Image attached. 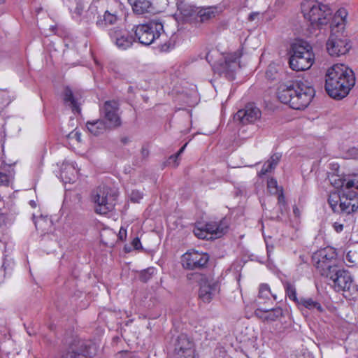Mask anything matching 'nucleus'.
I'll use <instances>...</instances> for the list:
<instances>
[{
	"mask_svg": "<svg viewBox=\"0 0 358 358\" xmlns=\"http://www.w3.org/2000/svg\"><path fill=\"white\" fill-rule=\"evenodd\" d=\"M355 84L354 71L343 64H336L329 68L325 74V90L335 99H342Z\"/></svg>",
	"mask_w": 358,
	"mask_h": 358,
	"instance_id": "nucleus-1",
	"label": "nucleus"
},
{
	"mask_svg": "<svg viewBox=\"0 0 358 358\" xmlns=\"http://www.w3.org/2000/svg\"><path fill=\"white\" fill-rule=\"evenodd\" d=\"M315 94L314 88L306 82L299 81L291 85L282 84L277 92L280 102L287 104L294 110L305 109Z\"/></svg>",
	"mask_w": 358,
	"mask_h": 358,
	"instance_id": "nucleus-2",
	"label": "nucleus"
},
{
	"mask_svg": "<svg viewBox=\"0 0 358 358\" xmlns=\"http://www.w3.org/2000/svg\"><path fill=\"white\" fill-rule=\"evenodd\" d=\"M347 12L345 9H339L334 15L331 23L332 33L327 41L326 46L328 53L332 57H339L346 54L351 46L347 38H343L336 34L345 28Z\"/></svg>",
	"mask_w": 358,
	"mask_h": 358,
	"instance_id": "nucleus-3",
	"label": "nucleus"
},
{
	"mask_svg": "<svg viewBox=\"0 0 358 358\" xmlns=\"http://www.w3.org/2000/svg\"><path fill=\"white\" fill-rule=\"evenodd\" d=\"M301 11L304 18L313 29H320L327 25L332 17V11L329 6L317 0H305L301 3Z\"/></svg>",
	"mask_w": 358,
	"mask_h": 358,
	"instance_id": "nucleus-4",
	"label": "nucleus"
},
{
	"mask_svg": "<svg viewBox=\"0 0 358 358\" xmlns=\"http://www.w3.org/2000/svg\"><path fill=\"white\" fill-rule=\"evenodd\" d=\"M289 64L296 71L309 69L314 63L315 55L311 45L304 41H296L291 45Z\"/></svg>",
	"mask_w": 358,
	"mask_h": 358,
	"instance_id": "nucleus-5",
	"label": "nucleus"
},
{
	"mask_svg": "<svg viewBox=\"0 0 358 358\" xmlns=\"http://www.w3.org/2000/svg\"><path fill=\"white\" fill-rule=\"evenodd\" d=\"M325 276L331 281L330 285L337 292H342L348 296H351L358 292V286L348 271L334 268Z\"/></svg>",
	"mask_w": 358,
	"mask_h": 358,
	"instance_id": "nucleus-6",
	"label": "nucleus"
},
{
	"mask_svg": "<svg viewBox=\"0 0 358 358\" xmlns=\"http://www.w3.org/2000/svg\"><path fill=\"white\" fill-rule=\"evenodd\" d=\"M136 37L141 44L149 45L159 39L164 32V26L161 22L152 20L134 27Z\"/></svg>",
	"mask_w": 358,
	"mask_h": 358,
	"instance_id": "nucleus-7",
	"label": "nucleus"
},
{
	"mask_svg": "<svg viewBox=\"0 0 358 358\" xmlns=\"http://www.w3.org/2000/svg\"><path fill=\"white\" fill-rule=\"evenodd\" d=\"M242 55L241 50L226 54L214 64V71L229 80H233L235 78V72L239 67V59Z\"/></svg>",
	"mask_w": 358,
	"mask_h": 358,
	"instance_id": "nucleus-8",
	"label": "nucleus"
},
{
	"mask_svg": "<svg viewBox=\"0 0 358 358\" xmlns=\"http://www.w3.org/2000/svg\"><path fill=\"white\" fill-rule=\"evenodd\" d=\"M336 256V251L332 248H325L313 254L314 264L322 275L325 276L334 268H336L335 264Z\"/></svg>",
	"mask_w": 358,
	"mask_h": 358,
	"instance_id": "nucleus-9",
	"label": "nucleus"
},
{
	"mask_svg": "<svg viewBox=\"0 0 358 358\" xmlns=\"http://www.w3.org/2000/svg\"><path fill=\"white\" fill-rule=\"evenodd\" d=\"M228 221L224 218L220 222L199 224L194 229V235L201 239H212L222 236L227 231Z\"/></svg>",
	"mask_w": 358,
	"mask_h": 358,
	"instance_id": "nucleus-10",
	"label": "nucleus"
},
{
	"mask_svg": "<svg viewBox=\"0 0 358 358\" xmlns=\"http://www.w3.org/2000/svg\"><path fill=\"white\" fill-rule=\"evenodd\" d=\"M92 198L96 213L105 215L113 208L115 196L110 193L108 187L105 186L98 187L93 193Z\"/></svg>",
	"mask_w": 358,
	"mask_h": 358,
	"instance_id": "nucleus-11",
	"label": "nucleus"
},
{
	"mask_svg": "<svg viewBox=\"0 0 358 358\" xmlns=\"http://www.w3.org/2000/svg\"><path fill=\"white\" fill-rule=\"evenodd\" d=\"M94 349L91 342L75 338L68 351L61 358H90Z\"/></svg>",
	"mask_w": 358,
	"mask_h": 358,
	"instance_id": "nucleus-12",
	"label": "nucleus"
},
{
	"mask_svg": "<svg viewBox=\"0 0 358 358\" xmlns=\"http://www.w3.org/2000/svg\"><path fill=\"white\" fill-rule=\"evenodd\" d=\"M208 254L199 252L196 250H191L182 256V266L186 269L194 270L204 267L208 262Z\"/></svg>",
	"mask_w": 358,
	"mask_h": 358,
	"instance_id": "nucleus-13",
	"label": "nucleus"
},
{
	"mask_svg": "<svg viewBox=\"0 0 358 358\" xmlns=\"http://www.w3.org/2000/svg\"><path fill=\"white\" fill-rule=\"evenodd\" d=\"M119 103L114 100L105 101L100 109L101 113L108 121V127L116 128L121 125L122 122L119 115Z\"/></svg>",
	"mask_w": 358,
	"mask_h": 358,
	"instance_id": "nucleus-14",
	"label": "nucleus"
},
{
	"mask_svg": "<svg viewBox=\"0 0 358 358\" xmlns=\"http://www.w3.org/2000/svg\"><path fill=\"white\" fill-rule=\"evenodd\" d=\"M260 110L254 104L248 103L234 116V120L242 124L252 123L260 118Z\"/></svg>",
	"mask_w": 358,
	"mask_h": 358,
	"instance_id": "nucleus-15",
	"label": "nucleus"
},
{
	"mask_svg": "<svg viewBox=\"0 0 358 358\" xmlns=\"http://www.w3.org/2000/svg\"><path fill=\"white\" fill-rule=\"evenodd\" d=\"M358 209V193L341 192V201L338 212L343 214H351Z\"/></svg>",
	"mask_w": 358,
	"mask_h": 358,
	"instance_id": "nucleus-16",
	"label": "nucleus"
},
{
	"mask_svg": "<svg viewBox=\"0 0 358 358\" xmlns=\"http://www.w3.org/2000/svg\"><path fill=\"white\" fill-rule=\"evenodd\" d=\"M220 292V285L214 280L203 279L199 289V298L203 302H210Z\"/></svg>",
	"mask_w": 358,
	"mask_h": 358,
	"instance_id": "nucleus-17",
	"label": "nucleus"
},
{
	"mask_svg": "<svg viewBox=\"0 0 358 358\" xmlns=\"http://www.w3.org/2000/svg\"><path fill=\"white\" fill-rule=\"evenodd\" d=\"M176 351L178 358H196L194 355L193 343L185 334L178 336L176 344Z\"/></svg>",
	"mask_w": 358,
	"mask_h": 358,
	"instance_id": "nucleus-18",
	"label": "nucleus"
},
{
	"mask_svg": "<svg viewBox=\"0 0 358 358\" xmlns=\"http://www.w3.org/2000/svg\"><path fill=\"white\" fill-rule=\"evenodd\" d=\"M108 34L113 42L121 50L130 48L134 41L131 36L122 29H110Z\"/></svg>",
	"mask_w": 358,
	"mask_h": 358,
	"instance_id": "nucleus-19",
	"label": "nucleus"
},
{
	"mask_svg": "<svg viewBox=\"0 0 358 358\" xmlns=\"http://www.w3.org/2000/svg\"><path fill=\"white\" fill-rule=\"evenodd\" d=\"M60 176L65 183L74 182L78 178V170L76 163L65 161L61 168Z\"/></svg>",
	"mask_w": 358,
	"mask_h": 358,
	"instance_id": "nucleus-20",
	"label": "nucleus"
},
{
	"mask_svg": "<svg viewBox=\"0 0 358 358\" xmlns=\"http://www.w3.org/2000/svg\"><path fill=\"white\" fill-rule=\"evenodd\" d=\"M133 12L138 15H143L154 11L151 0H128Z\"/></svg>",
	"mask_w": 358,
	"mask_h": 358,
	"instance_id": "nucleus-21",
	"label": "nucleus"
},
{
	"mask_svg": "<svg viewBox=\"0 0 358 358\" xmlns=\"http://www.w3.org/2000/svg\"><path fill=\"white\" fill-rule=\"evenodd\" d=\"M176 5L178 11L185 20H196L198 8L185 3L184 0H176Z\"/></svg>",
	"mask_w": 358,
	"mask_h": 358,
	"instance_id": "nucleus-22",
	"label": "nucleus"
},
{
	"mask_svg": "<svg viewBox=\"0 0 358 358\" xmlns=\"http://www.w3.org/2000/svg\"><path fill=\"white\" fill-rule=\"evenodd\" d=\"M255 314L266 321L273 322L282 316V310L280 308L271 309L257 308Z\"/></svg>",
	"mask_w": 358,
	"mask_h": 358,
	"instance_id": "nucleus-23",
	"label": "nucleus"
},
{
	"mask_svg": "<svg viewBox=\"0 0 358 358\" xmlns=\"http://www.w3.org/2000/svg\"><path fill=\"white\" fill-rule=\"evenodd\" d=\"M220 12L221 10L217 6L198 8L196 20L204 22L215 17Z\"/></svg>",
	"mask_w": 358,
	"mask_h": 358,
	"instance_id": "nucleus-24",
	"label": "nucleus"
},
{
	"mask_svg": "<svg viewBox=\"0 0 358 358\" xmlns=\"http://www.w3.org/2000/svg\"><path fill=\"white\" fill-rule=\"evenodd\" d=\"M341 189L343 192L357 193L355 189H358V174L345 177L341 181Z\"/></svg>",
	"mask_w": 358,
	"mask_h": 358,
	"instance_id": "nucleus-25",
	"label": "nucleus"
},
{
	"mask_svg": "<svg viewBox=\"0 0 358 358\" xmlns=\"http://www.w3.org/2000/svg\"><path fill=\"white\" fill-rule=\"evenodd\" d=\"M64 103L71 108L73 112L80 111L78 98L75 95L69 87H66L64 92Z\"/></svg>",
	"mask_w": 358,
	"mask_h": 358,
	"instance_id": "nucleus-26",
	"label": "nucleus"
},
{
	"mask_svg": "<svg viewBox=\"0 0 358 358\" xmlns=\"http://www.w3.org/2000/svg\"><path fill=\"white\" fill-rule=\"evenodd\" d=\"M87 128L89 132L92 134H97L103 133L106 131L108 125L103 120H96L92 122H87Z\"/></svg>",
	"mask_w": 358,
	"mask_h": 358,
	"instance_id": "nucleus-27",
	"label": "nucleus"
},
{
	"mask_svg": "<svg viewBox=\"0 0 358 358\" xmlns=\"http://www.w3.org/2000/svg\"><path fill=\"white\" fill-rule=\"evenodd\" d=\"M280 157L281 155L278 153H275L271 155L270 159L263 165L261 171L259 173V175H265L274 169L279 162Z\"/></svg>",
	"mask_w": 358,
	"mask_h": 358,
	"instance_id": "nucleus-28",
	"label": "nucleus"
},
{
	"mask_svg": "<svg viewBox=\"0 0 358 358\" xmlns=\"http://www.w3.org/2000/svg\"><path fill=\"white\" fill-rule=\"evenodd\" d=\"M271 297L273 300H277L276 294L271 292L270 287L267 284L260 285L259 288L258 301L262 299L264 301V303H266L267 301H270ZM258 303L260 304L262 302L258 301Z\"/></svg>",
	"mask_w": 358,
	"mask_h": 358,
	"instance_id": "nucleus-29",
	"label": "nucleus"
},
{
	"mask_svg": "<svg viewBox=\"0 0 358 358\" xmlns=\"http://www.w3.org/2000/svg\"><path fill=\"white\" fill-rule=\"evenodd\" d=\"M117 20V17L113 13L106 11L104 15L96 21V25L100 28H106L108 25L115 24Z\"/></svg>",
	"mask_w": 358,
	"mask_h": 358,
	"instance_id": "nucleus-30",
	"label": "nucleus"
},
{
	"mask_svg": "<svg viewBox=\"0 0 358 358\" xmlns=\"http://www.w3.org/2000/svg\"><path fill=\"white\" fill-rule=\"evenodd\" d=\"M298 304L303 306L306 308L310 310H317L319 312L323 310L321 305L311 298H301Z\"/></svg>",
	"mask_w": 358,
	"mask_h": 358,
	"instance_id": "nucleus-31",
	"label": "nucleus"
},
{
	"mask_svg": "<svg viewBox=\"0 0 358 358\" xmlns=\"http://www.w3.org/2000/svg\"><path fill=\"white\" fill-rule=\"evenodd\" d=\"M341 201V189L338 192H332L330 194L329 199H328V203L333 210L334 212H338L339 209V204Z\"/></svg>",
	"mask_w": 358,
	"mask_h": 358,
	"instance_id": "nucleus-32",
	"label": "nucleus"
},
{
	"mask_svg": "<svg viewBox=\"0 0 358 358\" xmlns=\"http://www.w3.org/2000/svg\"><path fill=\"white\" fill-rule=\"evenodd\" d=\"M283 285L285 289L286 295L289 297L290 300H292L293 301L298 303L299 302V300L296 296V290L294 285L289 282H284Z\"/></svg>",
	"mask_w": 358,
	"mask_h": 358,
	"instance_id": "nucleus-33",
	"label": "nucleus"
},
{
	"mask_svg": "<svg viewBox=\"0 0 358 358\" xmlns=\"http://www.w3.org/2000/svg\"><path fill=\"white\" fill-rule=\"evenodd\" d=\"M344 262L348 267L358 266V253L355 250H350L346 254Z\"/></svg>",
	"mask_w": 358,
	"mask_h": 358,
	"instance_id": "nucleus-34",
	"label": "nucleus"
},
{
	"mask_svg": "<svg viewBox=\"0 0 358 358\" xmlns=\"http://www.w3.org/2000/svg\"><path fill=\"white\" fill-rule=\"evenodd\" d=\"M187 145V143H186L178 151L175 155H171L168 160L166 161V164L168 166H172V167H177L179 164L178 162V157L184 152L186 146Z\"/></svg>",
	"mask_w": 358,
	"mask_h": 358,
	"instance_id": "nucleus-35",
	"label": "nucleus"
},
{
	"mask_svg": "<svg viewBox=\"0 0 358 358\" xmlns=\"http://www.w3.org/2000/svg\"><path fill=\"white\" fill-rule=\"evenodd\" d=\"M50 220L46 217L40 216L36 219L34 218L36 228L41 231H45L46 230L45 226L50 225Z\"/></svg>",
	"mask_w": 358,
	"mask_h": 358,
	"instance_id": "nucleus-36",
	"label": "nucleus"
},
{
	"mask_svg": "<svg viewBox=\"0 0 358 358\" xmlns=\"http://www.w3.org/2000/svg\"><path fill=\"white\" fill-rule=\"evenodd\" d=\"M267 189L272 194H278L282 189L278 185L277 180L271 178L267 181Z\"/></svg>",
	"mask_w": 358,
	"mask_h": 358,
	"instance_id": "nucleus-37",
	"label": "nucleus"
},
{
	"mask_svg": "<svg viewBox=\"0 0 358 358\" xmlns=\"http://www.w3.org/2000/svg\"><path fill=\"white\" fill-rule=\"evenodd\" d=\"M174 47V42L169 40L168 41L164 42V43H161L158 45V48L161 52H168Z\"/></svg>",
	"mask_w": 358,
	"mask_h": 358,
	"instance_id": "nucleus-38",
	"label": "nucleus"
},
{
	"mask_svg": "<svg viewBox=\"0 0 358 358\" xmlns=\"http://www.w3.org/2000/svg\"><path fill=\"white\" fill-rule=\"evenodd\" d=\"M143 198V193L138 190H133L130 194L131 201L138 203Z\"/></svg>",
	"mask_w": 358,
	"mask_h": 358,
	"instance_id": "nucleus-39",
	"label": "nucleus"
},
{
	"mask_svg": "<svg viewBox=\"0 0 358 358\" xmlns=\"http://www.w3.org/2000/svg\"><path fill=\"white\" fill-rule=\"evenodd\" d=\"M68 139L70 141L71 143H73V145H75V143H78L81 141L80 136H66Z\"/></svg>",
	"mask_w": 358,
	"mask_h": 358,
	"instance_id": "nucleus-40",
	"label": "nucleus"
},
{
	"mask_svg": "<svg viewBox=\"0 0 358 358\" xmlns=\"http://www.w3.org/2000/svg\"><path fill=\"white\" fill-rule=\"evenodd\" d=\"M127 237V229H124L123 227H122L120 229L119 233H118V238L121 241H124L126 239Z\"/></svg>",
	"mask_w": 358,
	"mask_h": 358,
	"instance_id": "nucleus-41",
	"label": "nucleus"
},
{
	"mask_svg": "<svg viewBox=\"0 0 358 358\" xmlns=\"http://www.w3.org/2000/svg\"><path fill=\"white\" fill-rule=\"evenodd\" d=\"M131 245L136 250H138L139 248H141V243L140 239L138 237L134 238L131 242Z\"/></svg>",
	"mask_w": 358,
	"mask_h": 358,
	"instance_id": "nucleus-42",
	"label": "nucleus"
},
{
	"mask_svg": "<svg viewBox=\"0 0 358 358\" xmlns=\"http://www.w3.org/2000/svg\"><path fill=\"white\" fill-rule=\"evenodd\" d=\"M333 228L336 232L339 233L343 230V224L339 222H335L333 224Z\"/></svg>",
	"mask_w": 358,
	"mask_h": 358,
	"instance_id": "nucleus-43",
	"label": "nucleus"
},
{
	"mask_svg": "<svg viewBox=\"0 0 358 358\" xmlns=\"http://www.w3.org/2000/svg\"><path fill=\"white\" fill-rule=\"evenodd\" d=\"M278 200L279 203H285V197L282 193V190H280V192L278 193Z\"/></svg>",
	"mask_w": 358,
	"mask_h": 358,
	"instance_id": "nucleus-44",
	"label": "nucleus"
},
{
	"mask_svg": "<svg viewBox=\"0 0 358 358\" xmlns=\"http://www.w3.org/2000/svg\"><path fill=\"white\" fill-rule=\"evenodd\" d=\"M258 15H259L258 13H252L250 14V15L248 17V20L250 21H253L255 20V18L257 17Z\"/></svg>",
	"mask_w": 358,
	"mask_h": 358,
	"instance_id": "nucleus-45",
	"label": "nucleus"
},
{
	"mask_svg": "<svg viewBox=\"0 0 358 358\" xmlns=\"http://www.w3.org/2000/svg\"><path fill=\"white\" fill-rule=\"evenodd\" d=\"M7 176L0 172V185L3 184V181L6 180Z\"/></svg>",
	"mask_w": 358,
	"mask_h": 358,
	"instance_id": "nucleus-46",
	"label": "nucleus"
},
{
	"mask_svg": "<svg viewBox=\"0 0 358 358\" xmlns=\"http://www.w3.org/2000/svg\"><path fill=\"white\" fill-rule=\"evenodd\" d=\"M141 153L143 157H145L148 155V150L146 148H143L141 150Z\"/></svg>",
	"mask_w": 358,
	"mask_h": 358,
	"instance_id": "nucleus-47",
	"label": "nucleus"
},
{
	"mask_svg": "<svg viewBox=\"0 0 358 358\" xmlns=\"http://www.w3.org/2000/svg\"><path fill=\"white\" fill-rule=\"evenodd\" d=\"M352 152L353 157H355L358 155V150L353 148L350 150Z\"/></svg>",
	"mask_w": 358,
	"mask_h": 358,
	"instance_id": "nucleus-48",
	"label": "nucleus"
},
{
	"mask_svg": "<svg viewBox=\"0 0 358 358\" xmlns=\"http://www.w3.org/2000/svg\"><path fill=\"white\" fill-rule=\"evenodd\" d=\"M30 205L33 207V208H35L36 206V204L35 203V201H30Z\"/></svg>",
	"mask_w": 358,
	"mask_h": 358,
	"instance_id": "nucleus-49",
	"label": "nucleus"
},
{
	"mask_svg": "<svg viewBox=\"0 0 358 358\" xmlns=\"http://www.w3.org/2000/svg\"><path fill=\"white\" fill-rule=\"evenodd\" d=\"M298 212H299L298 208H297L296 207V208H294V214H295V215H296V214L298 213Z\"/></svg>",
	"mask_w": 358,
	"mask_h": 358,
	"instance_id": "nucleus-50",
	"label": "nucleus"
},
{
	"mask_svg": "<svg viewBox=\"0 0 358 358\" xmlns=\"http://www.w3.org/2000/svg\"><path fill=\"white\" fill-rule=\"evenodd\" d=\"M122 141L125 143L127 142V138H124L122 139Z\"/></svg>",
	"mask_w": 358,
	"mask_h": 358,
	"instance_id": "nucleus-51",
	"label": "nucleus"
},
{
	"mask_svg": "<svg viewBox=\"0 0 358 358\" xmlns=\"http://www.w3.org/2000/svg\"><path fill=\"white\" fill-rule=\"evenodd\" d=\"M6 0H0V4L5 3Z\"/></svg>",
	"mask_w": 358,
	"mask_h": 358,
	"instance_id": "nucleus-52",
	"label": "nucleus"
},
{
	"mask_svg": "<svg viewBox=\"0 0 358 358\" xmlns=\"http://www.w3.org/2000/svg\"><path fill=\"white\" fill-rule=\"evenodd\" d=\"M194 134L200 135V134H202V133H200V132H196Z\"/></svg>",
	"mask_w": 358,
	"mask_h": 358,
	"instance_id": "nucleus-53",
	"label": "nucleus"
}]
</instances>
